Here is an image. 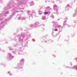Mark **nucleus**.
Returning <instances> with one entry per match:
<instances>
[{"label": "nucleus", "mask_w": 77, "mask_h": 77, "mask_svg": "<svg viewBox=\"0 0 77 77\" xmlns=\"http://www.w3.org/2000/svg\"><path fill=\"white\" fill-rule=\"evenodd\" d=\"M48 14V12H45V15L47 14Z\"/></svg>", "instance_id": "obj_1"}]
</instances>
